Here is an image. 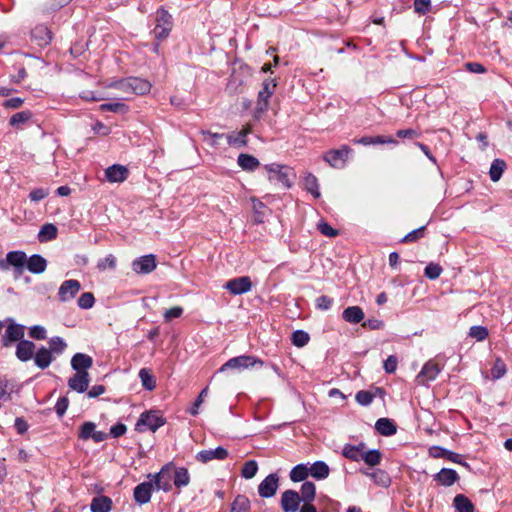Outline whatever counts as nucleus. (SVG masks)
I'll list each match as a JSON object with an SVG mask.
<instances>
[{
	"mask_svg": "<svg viewBox=\"0 0 512 512\" xmlns=\"http://www.w3.org/2000/svg\"><path fill=\"white\" fill-rule=\"evenodd\" d=\"M166 423V419L160 414L159 411L150 410L143 412L137 423L135 424V430L137 432H146L147 430L156 432L157 429L162 427Z\"/></svg>",
	"mask_w": 512,
	"mask_h": 512,
	"instance_id": "1",
	"label": "nucleus"
},
{
	"mask_svg": "<svg viewBox=\"0 0 512 512\" xmlns=\"http://www.w3.org/2000/svg\"><path fill=\"white\" fill-rule=\"evenodd\" d=\"M263 364V361L258 357L252 355H240L229 359L221 366L219 372H224L228 369L243 371L256 366L262 367Z\"/></svg>",
	"mask_w": 512,
	"mask_h": 512,
	"instance_id": "2",
	"label": "nucleus"
},
{
	"mask_svg": "<svg viewBox=\"0 0 512 512\" xmlns=\"http://www.w3.org/2000/svg\"><path fill=\"white\" fill-rule=\"evenodd\" d=\"M352 149L348 145H342L339 149H331L327 151L323 159L331 167L336 169L344 168L349 155L352 153Z\"/></svg>",
	"mask_w": 512,
	"mask_h": 512,
	"instance_id": "3",
	"label": "nucleus"
},
{
	"mask_svg": "<svg viewBox=\"0 0 512 512\" xmlns=\"http://www.w3.org/2000/svg\"><path fill=\"white\" fill-rule=\"evenodd\" d=\"M277 86L276 79L268 78L263 81L262 89L258 93L257 111L265 112L269 106V98L273 95Z\"/></svg>",
	"mask_w": 512,
	"mask_h": 512,
	"instance_id": "4",
	"label": "nucleus"
},
{
	"mask_svg": "<svg viewBox=\"0 0 512 512\" xmlns=\"http://www.w3.org/2000/svg\"><path fill=\"white\" fill-rule=\"evenodd\" d=\"M174 468V464L172 462L164 465L160 472L156 473L154 477L153 487L157 490H163L164 492H168L172 489V470Z\"/></svg>",
	"mask_w": 512,
	"mask_h": 512,
	"instance_id": "5",
	"label": "nucleus"
},
{
	"mask_svg": "<svg viewBox=\"0 0 512 512\" xmlns=\"http://www.w3.org/2000/svg\"><path fill=\"white\" fill-rule=\"evenodd\" d=\"M27 262V255L24 251L15 250L6 254V260L0 261V269H8L13 266L18 273H22Z\"/></svg>",
	"mask_w": 512,
	"mask_h": 512,
	"instance_id": "6",
	"label": "nucleus"
},
{
	"mask_svg": "<svg viewBox=\"0 0 512 512\" xmlns=\"http://www.w3.org/2000/svg\"><path fill=\"white\" fill-rule=\"evenodd\" d=\"M264 169L269 173L268 179L270 181L280 182L285 188L291 187V182L288 175V168L284 165L277 163L266 164Z\"/></svg>",
	"mask_w": 512,
	"mask_h": 512,
	"instance_id": "7",
	"label": "nucleus"
},
{
	"mask_svg": "<svg viewBox=\"0 0 512 512\" xmlns=\"http://www.w3.org/2000/svg\"><path fill=\"white\" fill-rule=\"evenodd\" d=\"M301 498L299 492L288 489L285 490L280 499V506L283 512H297L300 511Z\"/></svg>",
	"mask_w": 512,
	"mask_h": 512,
	"instance_id": "8",
	"label": "nucleus"
},
{
	"mask_svg": "<svg viewBox=\"0 0 512 512\" xmlns=\"http://www.w3.org/2000/svg\"><path fill=\"white\" fill-rule=\"evenodd\" d=\"M223 287L233 295H241L251 290L252 282L250 277L241 276L227 281Z\"/></svg>",
	"mask_w": 512,
	"mask_h": 512,
	"instance_id": "9",
	"label": "nucleus"
},
{
	"mask_svg": "<svg viewBox=\"0 0 512 512\" xmlns=\"http://www.w3.org/2000/svg\"><path fill=\"white\" fill-rule=\"evenodd\" d=\"M80 290L81 284L78 280H65L59 287L58 298L61 302H68L72 300Z\"/></svg>",
	"mask_w": 512,
	"mask_h": 512,
	"instance_id": "10",
	"label": "nucleus"
},
{
	"mask_svg": "<svg viewBox=\"0 0 512 512\" xmlns=\"http://www.w3.org/2000/svg\"><path fill=\"white\" fill-rule=\"evenodd\" d=\"M24 326L14 323L12 320L7 326L4 336L2 337V344L4 347H9L13 342H20L24 339Z\"/></svg>",
	"mask_w": 512,
	"mask_h": 512,
	"instance_id": "11",
	"label": "nucleus"
},
{
	"mask_svg": "<svg viewBox=\"0 0 512 512\" xmlns=\"http://www.w3.org/2000/svg\"><path fill=\"white\" fill-rule=\"evenodd\" d=\"M279 487V476L271 473L258 486V493L263 498L273 497Z\"/></svg>",
	"mask_w": 512,
	"mask_h": 512,
	"instance_id": "12",
	"label": "nucleus"
},
{
	"mask_svg": "<svg viewBox=\"0 0 512 512\" xmlns=\"http://www.w3.org/2000/svg\"><path fill=\"white\" fill-rule=\"evenodd\" d=\"M96 425L93 422H84L79 431V438L82 440L93 439L94 442L99 443L107 439L108 434L103 431H96Z\"/></svg>",
	"mask_w": 512,
	"mask_h": 512,
	"instance_id": "13",
	"label": "nucleus"
},
{
	"mask_svg": "<svg viewBox=\"0 0 512 512\" xmlns=\"http://www.w3.org/2000/svg\"><path fill=\"white\" fill-rule=\"evenodd\" d=\"M155 268L156 258L153 254L141 256L132 262V269L137 274H148Z\"/></svg>",
	"mask_w": 512,
	"mask_h": 512,
	"instance_id": "14",
	"label": "nucleus"
},
{
	"mask_svg": "<svg viewBox=\"0 0 512 512\" xmlns=\"http://www.w3.org/2000/svg\"><path fill=\"white\" fill-rule=\"evenodd\" d=\"M228 455V450L219 446L215 449L201 450L196 454L195 458L201 463H208L212 460H224Z\"/></svg>",
	"mask_w": 512,
	"mask_h": 512,
	"instance_id": "15",
	"label": "nucleus"
},
{
	"mask_svg": "<svg viewBox=\"0 0 512 512\" xmlns=\"http://www.w3.org/2000/svg\"><path fill=\"white\" fill-rule=\"evenodd\" d=\"M90 384V376L88 372H76L68 380V387L78 393L87 391Z\"/></svg>",
	"mask_w": 512,
	"mask_h": 512,
	"instance_id": "16",
	"label": "nucleus"
},
{
	"mask_svg": "<svg viewBox=\"0 0 512 512\" xmlns=\"http://www.w3.org/2000/svg\"><path fill=\"white\" fill-rule=\"evenodd\" d=\"M252 132L250 125L244 126L239 132H232L226 135L229 146L242 148L247 146V136Z\"/></svg>",
	"mask_w": 512,
	"mask_h": 512,
	"instance_id": "17",
	"label": "nucleus"
},
{
	"mask_svg": "<svg viewBox=\"0 0 512 512\" xmlns=\"http://www.w3.org/2000/svg\"><path fill=\"white\" fill-rule=\"evenodd\" d=\"M440 373L438 365L432 361L427 362L417 375V382L421 385H426L428 382L436 379Z\"/></svg>",
	"mask_w": 512,
	"mask_h": 512,
	"instance_id": "18",
	"label": "nucleus"
},
{
	"mask_svg": "<svg viewBox=\"0 0 512 512\" xmlns=\"http://www.w3.org/2000/svg\"><path fill=\"white\" fill-rule=\"evenodd\" d=\"M153 491V482H142L138 484L133 491V497L136 503L144 505L151 500Z\"/></svg>",
	"mask_w": 512,
	"mask_h": 512,
	"instance_id": "19",
	"label": "nucleus"
},
{
	"mask_svg": "<svg viewBox=\"0 0 512 512\" xmlns=\"http://www.w3.org/2000/svg\"><path fill=\"white\" fill-rule=\"evenodd\" d=\"M31 39L40 47H45L52 40V33L45 25H37L31 31Z\"/></svg>",
	"mask_w": 512,
	"mask_h": 512,
	"instance_id": "20",
	"label": "nucleus"
},
{
	"mask_svg": "<svg viewBox=\"0 0 512 512\" xmlns=\"http://www.w3.org/2000/svg\"><path fill=\"white\" fill-rule=\"evenodd\" d=\"M129 175L128 169L120 164H114L112 166H109L105 170V176L107 180L111 183H121L124 182Z\"/></svg>",
	"mask_w": 512,
	"mask_h": 512,
	"instance_id": "21",
	"label": "nucleus"
},
{
	"mask_svg": "<svg viewBox=\"0 0 512 512\" xmlns=\"http://www.w3.org/2000/svg\"><path fill=\"white\" fill-rule=\"evenodd\" d=\"M35 344L29 340H21L16 346V357L22 361L27 362L34 358L35 355Z\"/></svg>",
	"mask_w": 512,
	"mask_h": 512,
	"instance_id": "22",
	"label": "nucleus"
},
{
	"mask_svg": "<svg viewBox=\"0 0 512 512\" xmlns=\"http://www.w3.org/2000/svg\"><path fill=\"white\" fill-rule=\"evenodd\" d=\"M47 260L40 254H33L27 257L25 268L33 274H41L46 271Z\"/></svg>",
	"mask_w": 512,
	"mask_h": 512,
	"instance_id": "23",
	"label": "nucleus"
},
{
	"mask_svg": "<svg viewBox=\"0 0 512 512\" xmlns=\"http://www.w3.org/2000/svg\"><path fill=\"white\" fill-rule=\"evenodd\" d=\"M93 365L91 356L84 353H76L72 356L71 367L76 372H88L87 370Z\"/></svg>",
	"mask_w": 512,
	"mask_h": 512,
	"instance_id": "24",
	"label": "nucleus"
},
{
	"mask_svg": "<svg viewBox=\"0 0 512 512\" xmlns=\"http://www.w3.org/2000/svg\"><path fill=\"white\" fill-rule=\"evenodd\" d=\"M430 454L435 458L442 457L451 462L462 464L464 466H468V464L466 462H462V455L455 453L453 451L447 450L442 447H438V446L432 447L430 449Z\"/></svg>",
	"mask_w": 512,
	"mask_h": 512,
	"instance_id": "25",
	"label": "nucleus"
},
{
	"mask_svg": "<svg viewBox=\"0 0 512 512\" xmlns=\"http://www.w3.org/2000/svg\"><path fill=\"white\" fill-rule=\"evenodd\" d=\"M458 479V473L455 470L449 468H442L438 473L434 475V480L446 487L453 485Z\"/></svg>",
	"mask_w": 512,
	"mask_h": 512,
	"instance_id": "26",
	"label": "nucleus"
},
{
	"mask_svg": "<svg viewBox=\"0 0 512 512\" xmlns=\"http://www.w3.org/2000/svg\"><path fill=\"white\" fill-rule=\"evenodd\" d=\"M53 361V354L44 346L40 347L34 355L35 365L42 370L49 367Z\"/></svg>",
	"mask_w": 512,
	"mask_h": 512,
	"instance_id": "27",
	"label": "nucleus"
},
{
	"mask_svg": "<svg viewBox=\"0 0 512 512\" xmlns=\"http://www.w3.org/2000/svg\"><path fill=\"white\" fill-rule=\"evenodd\" d=\"M365 314L359 306H349L344 309L342 318L350 324H358L364 320Z\"/></svg>",
	"mask_w": 512,
	"mask_h": 512,
	"instance_id": "28",
	"label": "nucleus"
},
{
	"mask_svg": "<svg viewBox=\"0 0 512 512\" xmlns=\"http://www.w3.org/2000/svg\"><path fill=\"white\" fill-rule=\"evenodd\" d=\"M309 468V475L316 480H324L330 474V468L324 461H316Z\"/></svg>",
	"mask_w": 512,
	"mask_h": 512,
	"instance_id": "29",
	"label": "nucleus"
},
{
	"mask_svg": "<svg viewBox=\"0 0 512 512\" xmlns=\"http://www.w3.org/2000/svg\"><path fill=\"white\" fill-rule=\"evenodd\" d=\"M299 494H300L301 501L304 502L303 505H313V501L315 500V497H316L315 484L311 481H305L301 485Z\"/></svg>",
	"mask_w": 512,
	"mask_h": 512,
	"instance_id": "30",
	"label": "nucleus"
},
{
	"mask_svg": "<svg viewBox=\"0 0 512 512\" xmlns=\"http://www.w3.org/2000/svg\"><path fill=\"white\" fill-rule=\"evenodd\" d=\"M173 483L177 488L186 487L190 483V474L185 467L173 468L172 470Z\"/></svg>",
	"mask_w": 512,
	"mask_h": 512,
	"instance_id": "31",
	"label": "nucleus"
},
{
	"mask_svg": "<svg viewBox=\"0 0 512 512\" xmlns=\"http://www.w3.org/2000/svg\"><path fill=\"white\" fill-rule=\"evenodd\" d=\"M112 504V500L108 496H97L92 499L90 509L91 512H110Z\"/></svg>",
	"mask_w": 512,
	"mask_h": 512,
	"instance_id": "32",
	"label": "nucleus"
},
{
	"mask_svg": "<svg viewBox=\"0 0 512 512\" xmlns=\"http://www.w3.org/2000/svg\"><path fill=\"white\" fill-rule=\"evenodd\" d=\"M375 429L383 436H392L397 432V426L389 418H380L376 421Z\"/></svg>",
	"mask_w": 512,
	"mask_h": 512,
	"instance_id": "33",
	"label": "nucleus"
},
{
	"mask_svg": "<svg viewBox=\"0 0 512 512\" xmlns=\"http://www.w3.org/2000/svg\"><path fill=\"white\" fill-rule=\"evenodd\" d=\"M128 84L130 85L131 93L136 95H144L151 89V84L147 80L137 77H130Z\"/></svg>",
	"mask_w": 512,
	"mask_h": 512,
	"instance_id": "34",
	"label": "nucleus"
},
{
	"mask_svg": "<svg viewBox=\"0 0 512 512\" xmlns=\"http://www.w3.org/2000/svg\"><path fill=\"white\" fill-rule=\"evenodd\" d=\"M237 163L243 170L250 172L255 171L260 166V162L256 157L245 153H241L238 156Z\"/></svg>",
	"mask_w": 512,
	"mask_h": 512,
	"instance_id": "35",
	"label": "nucleus"
},
{
	"mask_svg": "<svg viewBox=\"0 0 512 512\" xmlns=\"http://www.w3.org/2000/svg\"><path fill=\"white\" fill-rule=\"evenodd\" d=\"M308 476H309L308 464H304V463L294 466L291 469L290 474H289V477L292 482H302V481L305 482V480L307 479Z\"/></svg>",
	"mask_w": 512,
	"mask_h": 512,
	"instance_id": "36",
	"label": "nucleus"
},
{
	"mask_svg": "<svg viewBox=\"0 0 512 512\" xmlns=\"http://www.w3.org/2000/svg\"><path fill=\"white\" fill-rule=\"evenodd\" d=\"M456 512H474L473 503L463 494H457L453 500Z\"/></svg>",
	"mask_w": 512,
	"mask_h": 512,
	"instance_id": "37",
	"label": "nucleus"
},
{
	"mask_svg": "<svg viewBox=\"0 0 512 512\" xmlns=\"http://www.w3.org/2000/svg\"><path fill=\"white\" fill-rule=\"evenodd\" d=\"M57 232V227L54 224H44L38 233V240L41 243L51 241L57 237Z\"/></svg>",
	"mask_w": 512,
	"mask_h": 512,
	"instance_id": "38",
	"label": "nucleus"
},
{
	"mask_svg": "<svg viewBox=\"0 0 512 512\" xmlns=\"http://www.w3.org/2000/svg\"><path fill=\"white\" fill-rule=\"evenodd\" d=\"M304 187L315 198H319L321 193L319 191L318 179L315 175L308 173L304 178Z\"/></svg>",
	"mask_w": 512,
	"mask_h": 512,
	"instance_id": "39",
	"label": "nucleus"
},
{
	"mask_svg": "<svg viewBox=\"0 0 512 512\" xmlns=\"http://www.w3.org/2000/svg\"><path fill=\"white\" fill-rule=\"evenodd\" d=\"M139 378L141 380L142 386L148 390L152 391L156 387L155 377L152 375L151 371L147 368H142L139 371Z\"/></svg>",
	"mask_w": 512,
	"mask_h": 512,
	"instance_id": "40",
	"label": "nucleus"
},
{
	"mask_svg": "<svg viewBox=\"0 0 512 512\" xmlns=\"http://www.w3.org/2000/svg\"><path fill=\"white\" fill-rule=\"evenodd\" d=\"M505 168H506V163L504 162V160H501V159L493 160V162L490 166V171H489L490 179L493 182H497L501 178Z\"/></svg>",
	"mask_w": 512,
	"mask_h": 512,
	"instance_id": "41",
	"label": "nucleus"
},
{
	"mask_svg": "<svg viewBox=\"0 0 512 512\" xmlns=\"http://www.w3.org/2000/svg\"><path fill=\"white\" fill-rule=\"evenodd\" d=\"M99 109L102 112L111 111L118 114H125L129 110L128 106L122 102L104 103L100 105Z\"/></svg>",
	"mask_w": 512,
	"mask_h": 512,
	"instance_id": "42",
	"label": "nucleus"
},
{
	"mask_svg": "<svg viewBox=\"0 0 512 512\" xmlns=\"http://www.w3.org/2000/svg\"><path fill=\"white\" fill-rule=\"evenodd\" d=\"M48 343L49 348L47 349L50 350L52 354H62L67 347L66 342L59 336L52 337Z\"/></svg>",
	"mask_w": 512,
	"mask_h": 512,
	"instance_id": "43",
	"label": "nucleus"
},
{
	"mask_svg": "<svg viewBox=\"0 0 512 512\" xmlns=\"http://www.w3.org/2000/svg\"><path fill=\"white\" fill-rule=\"evenodd\" d=\"M382 458L381 452L377 449L369 450L362 455V460L369 466H376Z\"/></svg>",
	"mask_w": 512,
	"mask_h": 512,
	"instance_id": "44",
	"label": "nucleus"
},
{
	"mask_svg": "<svg viewBox=\"0 0 512 512\" xmlns=\"http://www.w3.org/2000/svg\"><path fill=\"white\" fill-rule=\"evenodd\" d=\"M342 455L351 461L357 462L362 460L363 453H360V450L355 445L346 444L343 447Z\"/></svg>",
	"mask_w": 512,
	"mask_h": 512,
	"instance_id": "45",
	"label": "nucleus"
},
{
	"mask_svg": "<svg viewBox=\"0 0 512 512\" xmlns=\"http://www.w3.org/2000/svg\"><path fill=\"white\" fill-rule=\"evenodd\" d=\"M258 471V464L255 460H249L244 463L242 470H241V476L245 479H251L253 478Z\"/></svg>",
	"mask_w": 512,
	"mask_h": 512,
	"instance_id": "46",
	"label": "nucleus"
},
{
	"mask_svg": "<svg viewBox=\"0 0 512 512\" xmlns=\"http://www.w3.org/2000/svg\"><path fill=\"white\" fill-rule=\"evenodd\" d=\"M506 364L501 358H497L494 362V365L491 369L492 379L497 380L502 378L506 374Z\"/></svg>",
	"mask_w": 512,
	"mask_h": 512,
	"instance_id": "47",
	"label": "nucleus"
},
{
	"mask_svg": "<svg viewBox=\"0 0 512 512\" xmlns=\"http://www.w3.org/2000/svg\"><path fill=\"white\" fill-rule=\"evenodd\" d=\"M249 508V500L243 495H238L231 505L230 512H244Z\"/></svg>",
	"mask_w": 512,
	"mask_h": 512,
	"instance_id": "48",
	"label": "nucleus"
},
{
	"mask_svg": "<svg viewBox=\"0 0 512 512\" xmlns=\"http://www.w3.org/2000/svg\"><path fill=\"white\" fill-rule=\"evenodd\" d=\"M31 117L32 113L29 110L17 112L11 116L9 123L11 126H18L29 121Z\"/></svg>",
	"mask_w": 512,
	"mask_h": 512,
	"instance_id": "49",
	"label": "nucleus"
},
{
	"mask_svg": "<svg viewBox=\"0 0 512 512\" xmlns=\"http://www.w3.org/2000/svg\"><path fill=\"white\" fill-rule=\"evenodd\" d=\"M310 340V336L303 330H296L292 334V343L297 347L305 346Z\"/></svg>",
	"mask_w": 512,
	"mask_h": 512,
	"instance_id": "50",
	"label": "nucleus"
},
{
	"mask_svg": "<svg viewBox=\"0 0 512 512\" xmlns=\"http://www.w3.org/2000/svg\"><path fill=\"white\" fill-rule=\"evenodd\" d=\"M443 269L439 264L429 263L424 269V275L431 280H435L440 277Z\"/></svg>",
	"mask_w": 512,
	"mask_h": 512,
	"instance_id": "51",
	"label": "nucleus"
},
{
	"mask_svg": "<svg viewBox=\"0 0 512 512\" xmlns=\"http://www.w3.org/2000/svg\"><path fill=\"white\" fill-rule=\"evenodd\" d=\"M426 226H421L411 232H409L407 235H405L402 239V243H412L416 242L418 239L423 238L425 235Z\"/></svg>",
	"mask_w": 512,
	"mask_h": 512,
	"instance_id": "52",
	"label": "nucleus"
},
{
	"mask_svg": "<svg viewBox=\"0 0 512 512\" xmlns=\"http://www.w3.org/2000/svg\"><path fill=\"white\" fill-rule=\"evenodd\" d=\"M374 397L375 394L372 393L371 391L360 390L356 393L355 400L357 401L358 404L362 406H368L369 404L372 403Z\"/></svg>",
	"mask_w": 512,
	"mask_h": 512,
	"instance_id": "53",
	"label": "nucleus"
},
{
	"mask_svg": "<svg viewBox=\"0 0 512 512\" xmlns=\"http://www.w3.org/2000/svg\"><path fill=\"white\" fill-rule=\"evenodd\" d=\"M77 303L81 309H90L95 303L94 295L91 292H85L78 298Z\"/></svg>",
	"mask_w": 512,
	"mask_h": 512,
	"instance_id": "54",
	"label": "nucleus"
},
{
	"mask_svg": "<svg viewBox=\"0 0 512 512\" xmlns=\"http://www.w3.org/2000/svg\"><path fill=\"white\" fill-rule=\"evenodd\" d=\"M469 336L477 341H483L488 336V329L484 326H472L469 330Z\"/></svg>",
	"mask_w": 512,
	"mask_h": 512,
	"instance_id": "55",
	"label": "nucleus"
},
{
	"mask_svg": "<svg viewBox=\"0 0 512 512\" xmlns=\"http://www.w3.org/2000/svg\"><path fill=\"white\" fill-rule=\"evenodd\" d=\"M333 303H334L333 298L326 296V295H322L316 299L315 307L318 310L327 311L332 307Z\"/></svg>",
	"mask_w": 512,
	"mask_h": 512,
	"instance_id": "56",
	"label": "nucleus"
},
{
	"mask_svg": "<svg viewBox=\"0 0 512 512\" xmlns=\"http://www.w3.org/2000/svg\"><path fill=\"white\" fill-rule=\"evenodd\" d=\"M166 22L168 24V27L172 28V26H173L172 16L168 13V11H166L163 8L157 10V12H156V24H162V25L166 26Z\"/></svg>",
	"mask_w": 512,
	"mask_h": 512,
	"instance_id": "57",
	"label": "nucleus"
},
{
	"mask_svg": "<svg viewBox=\"0 0 512 512\" xmlns=\"http://www.w3.org/2000/svg\"><path fill=\"white\" fill-rule=\"evenodd\" d=\"M171 27H168V24L166 23V26L162 24H156L152 33L154 34V37L157 40L165 39L169 36V33L171 31Z\"/></svg>",
	"mask_w": 512,
	"mask_h": 512,
	"instance_id": "58",
	"label": "nucleus"
},
{
	"mask_svg": "<svg viewBox=\"0 0 512 512\" xmlns=\"http://www.w3.org/2000/svg\"><path fill=\"white\" fill-rule=\"evenodd\" d=\"M29 336L35 340H44L47 337L46 329L40 325H34L29 329Z\"/></svg>",
	"mask_w": 512,
	"mask_h": 512,
	"instance_id": "59",
	"label": "nucleus"
},
{
	"mask_svg": "<svg viewBox=\"0 0 512 512\" xmlns=\"http://www.w3.org/2000/svg\"><path fill=\"white\" fill-rule=\"evenodd\" d=\"M430 0H414V10L416 13L425 15L430 11Z\"/></svg>",
	"mask_w": 512,
	"mask_h": 512,
	"instance_id": "60",
	"label": "nucleus"
},
{
	"mask_svg": "<svg viewBox=\"0 0 512 512\" xmlns=\"http://www.w3.org/2000/svg\"><path fill=\"white\" fill-rule=\"evenodd\" d=\"M97 267L100 270H105L107 268L114 269L116 267V258L109 254L105 258L99 260Z\"/></svg>",
	"mask_w": 512,
	"mask_h": 512,
	"instance_id": "61",
	"label": "nucleus"
},
{
	"mask_svg": "<svg viewBox=\"0 0 512 512\" xmlns=\"http://www.w3.org/2000/svg\"><path fill=\"white\" fill-rule=\"evenodd\" d=\"M318 230L327 237H336L339 234L337 229H334L327 222L323 221L318 223Z\"/></svg>",
	"mask_w": 512,
	"mask_h": 512,
	"instance_id": "62",
	"label": "nucleus"
},
{
	"mask_svg": "<svg viewBox=\"0 0 512 512\" xmlns=\"http://www.w3.org/2000/svg\"><path fill=\"white\" fill-rule=\"evenodd\" d=\"M69 406V400L66 396L60 397L55 405V412L59 417H62Z\"/></svg>",
	"mask_w": 512,
	"mask_h": 512,
	"instance_id": "63",
	"label": "nucleus"
},
{
	"mask_svg": "<svg viewBox=\"0 0 512 512\" xmlns=\"http://www.w3.org/2000/svg\"><path fill=\"white\" fill-rule=\"evenodd\" d=\"M397 364H398V361H397V358L396 356L394 355H390L385 361H384V365H383V368L385 370L386 373H394L397 369Z\"/></svg>",
	"mask_w": 512,
	"mask_h": 512,
	"instance_id": "64",
	"label": "nucleus"
}]
</instances>
